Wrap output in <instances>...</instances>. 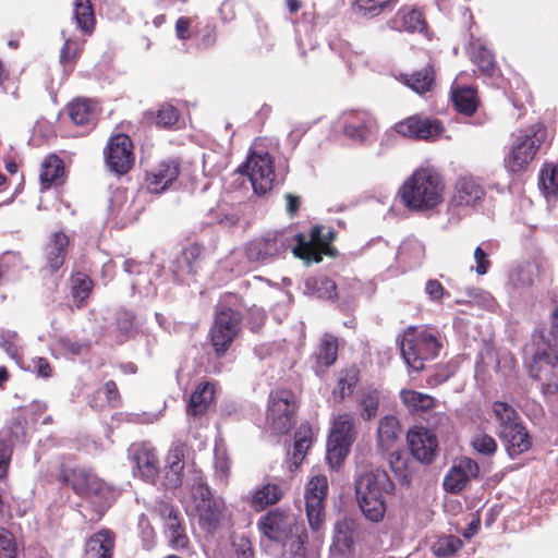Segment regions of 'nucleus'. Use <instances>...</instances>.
<instances>
[{
  "label": "nucleus",
  "instance_id": "f257e3e1",
  "mask_svg": "<svg viewBox=\"0 0 558 558\" xmlns=\"http://www.w3.org/2000/svg\"><path fill=\"white\" fill-rule=\"evenodd\" d=\"M336 231L322 225L314 226L308 236L292 228L269 231L252 240L246 247V256L251 262H266L283 256L289 248L295 257L307 263H319L323 256L335 257L338 251L332 246Z\"/></svg>",
  "mask_w": 558,
  "mask_h": 558
},
{
  "label": "nucleus",
  "instance_id": "f03ea898",
  "mask_svg": "<svg viewBox=\"0 0 558 558\" xmlns=\"http://www.w3.org/2000/svg\"><path fill=\"white\" fill-rule=\"evenodd\" d=\"M398 193L408 209L432 211L444 202L445 181L434 167H420L403 182Z\"/></svg>",
  "mask_w": 558,
  "mask_h": 558
},
{
  "label": "nucleus",
  "instance_id": "7ed1b4c3",
  "mask_svg": "<svg viewBox=\"0 0 558 558\" xmlns=\"http://www.w3.org/2000/svg\"><path fill=\"white\" fill-rule=\"evenodd\" d=\"M485 189L480 179L472 175L459 177L451 189L447 203L449 223H458L472 215L485 199Z\"/></svg>",
  "mask_w": 558,
  "mask_h": 558
},
{
  "label": "nucleus",
  "instance_id": "20e7f679",
  "mask_svg": "<svg viewBox=\"0 0 558 558\" xmlns=\"http://www.w3.org/2000/svg\"><path fill=\"white\" fill-rule=\"evenodd\" d=\"M397 341L405 364L415 372L422 371L425 362L435 359L440 350L438 339L427 329L409 327Z\"/></svg>",
  "mask_w": 558,
  "mask_h": 558
},
{
  "label": "nucleus",
  "instance_id": "39448f33",
  "mask_svg": "<svg viewBox=\"0 0 558 558\" xmlns=\"http://www.w3.org/2000/svg\"><path fill=\"white\" fill-rule=\"evenodd\" d=\"M547 130L543 125H535L519 131L513 136L512 144L505 157L506 168L513 172H522L533 161L537 150L546 142Z\"/></svg>",
  "mask_w": 558,
  "mask_h": 558
},
{
  "label": "nucleus",
  "instance_id": "423d86ee",
  "mask_svg": "<svg viewBox=\"0 0 558 558\" xmlns=\"http://www.w3.org/2000/svg\"><path fill=\"white\" fill-rule=\"evenodd\" d=\"M242 315L228 306L216 307L208 338L217 357L226 355L241 330Z\"/></svg>",
  "mask_w": 558,
  "mask_h": 558
},
{
  "label": "nucleus",
  "instance_id": "0eeeda50",
  "mask_svg": "<svg viewBox=\"0 0 558 558\" xmlns=\"http://www.w3.org/2000/svg\"><path fill=\"white\" fill-rule=\"evenodd\" d=\"M298 408L292 390L279 388L270 391L266 412L269 428L278 435L289 433L294 425Z\"/></svg>",
  "mask_w": 558,
  "mask_h": 558
},
{
  "label": "nucleus",
  "instance_id": "6e6552de",
  "mask_svg": "<svg viewBox=\"0 0 558 558\" xmlns=\"http://www.w3.org/2000/svg\"><path fill=\"white\" fill-rule=\"evenodd\" d=\"M239 172L248 177L257 195H265L272 190L276 174L274 157L266 150H252Z\"/></svg>",
  "mask_w": 558,
  "mask_h": 558
},
{
  "label": "nucleus",
  "instance_id": "1a4fd4ad",
  "mask_svg": "<svg viewBox=\"0 0 558 558\" xmlns=\"http://www.w3.org/2000/svg\"><path fill=\"white\" fill-rule=\"evenodd\" d=\"M328 493L329 483L324 474L311 476L305 485V513L310 527L314 532H319L325 525Z\"/></svg>",
  "mask_w": 558,
  "mask_h": 558
},
{
  "label": "nucleus",
  "instance_id": "9d476101",
  "mask_svg": "<svg viewBox=\"0 0 558 558\" xmlns=\"http://www.w3.org/2000/svg\"><path fill=\"white\" fill-rule=\"evenodd\" d=\"M353 418L350 414L338 415L327 441L326 459L332 470L340 468L354 441Z\"/></svg>",
  "mask_w": 558,
  "mask_h": 558
},
{
  "label": "nucleus",
  "instance_id": "9b49d317",
  "mask_svg": "<svg viewBox=\"0 0 558 558\" xmlns=\"http://www.w3.org/2000/svg\"><path fill=\"white\" fill-rule=\"evenodd\" d=\"M355 494L365 518L373 522L384 519V495L378 476L372 472L355 480Z\"/></svg>",
  "mask_w": 558,
  "mask_h": 558
},
{
  "label": "nucleus",
  "instance_id": "f8f14e48",
  "mask_svg": "<svg viewBox=\"0 0 558 558\" xmlns=\"http://www.w3.org/2000/svg\"><path fill=\"white\" fill-rule=\"evenodd\" d=\"M57 480L73 489L80 497L100 496L105 488V482L92 470L78 466H70L62 463L59 468Z\"/></svg>",
  "mask_w": 558,
  "mask_h": 558
},
{
  "label": "nucleus",
  "instance_id": "ddd939ff",
  "mask_svg": "<svg viewBox=\"0 0 558 558\" xmlns=\"http://www.w3.org/2000/svg\"><path fill=\"white\" fill-rule=\"evenodd\" d=\"M104 157L107 168L117 175L128 174L135 163L134 145L129 135H112L105 149Z\"/></svg>",
  "mask_w": 558,
  "mask_h": 558
},
{
  "label": "nucleus",
  "instance_id": "4468645a",
  "mask_svg": "<svg viewBox=\"0 0 558 558\" xmlns=\"http://www.w3.org/2000/svg\"><path fill=\"white\" fill-rule=\"evenodd\" d=\"M257 527L269 541L284 543L293 534L295 519L289 511L275 508L267 511L258 519Z\"/></svg>",
  "mask_w": 558,
  "mask_h": 558
},
{
  "label": "nucleus",
  "instance_id": "2eb2a0df",
  "mask_svg": "<svg viewBox=\"0 0 558 558\" xmlns=\"http://www.w3.org/2000/svg\"><path fill=\"white\" fill-rule=\"evenodd\" d=\"M71 122L81 129V134H87L98 123L101 108L99 104L90 98L77 97L65 106Z\"/></svg>",
  "mask_w": 558,
  "mask_h": 558
},
{
  "label": "nucleus",
  "instance_id": "dca6fc26",
  "mask_svg": "<svg viewBox=\"0 0 558 558\" xmlns=\"http://www.w3.org/2000/svg\"><path fill=\"white\" fill-rule=\"evenodd\" d=\"M407 439L413 457L422 463L434 461L438 449L436 434L424 426H415L408 432Z\"/></svg>",
  "mask_w": 558,
  "mask_h": 558
},
{
  "label": "nucleus",
  "instance_id": "f3484780",
  "mask_svg": "<svg viewBox=\"0 0 558 558\" xmlns=\"http://www.w3.org/2000/svg\"><path fill=\"white\" fill-rule=\"evenodd\" d=\"M180 172L181 163L178 159L161 160L151 170L146 171V187L150 193L160 194L177 181Z\"/></svg>",
  "mask_w": 558,
  "mask_h": 558
},
{
  "label": "nucleus",
  "instance_id": "a211bd4d",
  "mask_svg": "<svg viewBox=\"0 0 558 558\" xmlns=\"http://www.w3.org/2000/svg\"><path fill=\"white\" fill-rule=\"evenodd\" d=\"M397 133L416 140L433 141L437 138L442 128L439 121L423 119L420 117H410L395 125Z\"/></svg>",
  "mask_w": 558,
  "mask_h": 558
},
{
  "label": "nucleus",
  "instance_id": "6ab92c4d",
  "mask_svg": "<svg viewBox=\"0 0 558 558\" xmlns=\"http://www.w3.org/2000/svg\"><path fill=\"white\" fill-rule=\"evenodd\" d=\"M526 352L531 354L529 374L534 379H542L543 371L551 374L553 368L558 363V354L555 347L545 341L537 343L536 348H527Z\"/></svg>",
  "mask_w": 558,
  "mask_h": 558
},
{
  "label": "nucleus",
  "instance_id": "aec40b11",
  "mask_svg": "<svg viewBox=\"0 0 558 558\" xmlns=\"http://www.w3.org/2000/svg\"><path fill=\"white\" fill-rule=\"evenodd\" d=\"M376 129L374 120L364 111H351L343 116L342 132L353 142H365Z\"/></svg>",
  "mask_w": 558,
  "mask_h": 558
},
{
  "label": "nucleus",
  "instance_id": "412c9836",
  "mask_svg": "<svg viewBox=\"0 0 558 558\" xmlns=\"http://www.w3.org/2000/svg\"><path fill=\"white\" fill-rule=\"evenodd\" d=\"M391 29L408 33H424L427 24L423 13L415 7H401L388 22Z\"/></svg>",
  "mask_w": 558,
  "mask_h": 558
},
{
  "label": "nucleus",
  "instance_id": "4be33fe9",
  "mask_svg": "<svg viewBox=\"0 0 558 558\" xmlns=\"http://www.w3.org/2000/svg\"><path fill=\"white\" fill-rule=\"evenodd\" d=\"M186 450L187 445L182 440L173 441L168 450L166 457V478L173 488L182 485Z\"/></svg>",
  "mask_w": 558,
  "mask_h": 558
},
{
  "label": "nucleus",
  "instance_id": "5701e85b",
  "mask_svg": "<svg viewBox=\"0 0 558 558\" xmlns=\"http://www.w3.org/2000/svg\"><path fill=\"white\" fill-rule=\"evenodd\" d=\"M339 343L337 337L325 333L316 350L312 354L314 361L313 368L316 375H324L330 366L335 364L338 357Z\"/></svg>",
  "mask_w": 558,
  "mask_h": 558
},
{
  "label": "nucleus",
  "instance_id": "b1692460",
  "mask_svg": "<svg viewBox=\"0 0 558 558\" xmlns=\"http://www.w3.org/2000/svg\"><path fill=\"white\" fill-rule=\"evenodd\" d=\"M39 178L41 191L62 185L65 182L63 160L56 154L48 155L41 162Z\"/></svg>",
  "mask_w": 558,
  "mask_h": 558
},
{
  "label": "nucleus",
  "instance_id": "393cba45",
  "mask_svg": "<svg viewBox=\"0 0 558 558\" xmlns=\"http://www.w3.org/2000/svg\"><path fill=\"white\" fill-rule=\"evenodd\" d=\"M396 258L403 269L418 267L425 258V245L415 236H408L399 245Z\"/></svg>",
  "mask_w": 558,
  "mask_h": 558
},
{
  "label": "nucleus",
  "instance_id": "a878e982",
  "mask_svg": "<svg viewBox=\"0 0 558 558\" xmlns=\"http://www.w3.org/2000/svg\"><path fill=\"white\" fill-rule=\"evenodd\" d=\"M69 243V236L62 231L54 232L51 235L46 246V268L50 274L57 272L63 266Z\"/></svg>",
  "mask_w": 558,
  "mask_h": 558
},
{
  "label": "nucleus",
  "instance_id": "bb28decb",
  "mask_svg": "<svg viewBox=\"0 0 558 558\" xmlns=\"http://www.w3.org/2000/svg\"><path fill=\"white\" fill-rule=\"evenodd\" d=\"M356 529L357 524L352 518H343L337 521L333 531L331 550L339 555L351 554L354 548V534Z\"/></svg>",
  "mask_w": 558,
  "mask_h": 558
},
{
  "label": "nucleus",
  "instance_id": "cd10ccee",
  "mask_svg": "<svg viewBox=\"0 0 558 558\" xmlns=\"http://www.w3.org/2000/svg\"><path fill=\"white\" fill-rule=\"evenodd\" d=\"M499 438L506 446V450L510 458H515L527 451L532 446V440L526 428L518 424L505 432H498Z\"/></svg>",
  "mask_w": 558,
  "mask_h": 558
},
{
  "label": "nucleus",
  "instance_id": "c85d7f7f",
  "mask_svg": "<svg viewBox=\"0 0 558 558\" xmlns=\"http://www.w3.org/2000/svg\"><path fill=\"white\" fill-rule=\"evenodd\" d=\"M95 287L94 280L86 272L74 270L70 276V293L73 304L81 310L87 306Z\"/></svg>",
  "mask_w": 558,
  "mask_h": 558
},
{
  "label": "nucleus",
  "instance_id": "c756f323",
  "mask_svg": "<svg viewBox=\"0 0 558 558\" xmlns=\"http://www.w3.org/2000/svg\"><path fill=\"white\" fill-rule=\"evenodd\" d=\"M133 461L144 478L154 480L158 475L159 459L154 448L146 445L135 447Z\"/></svg>",
  "mask_w": 558,
  "mask_h": 558
},
{
  "label": "nucleus",
  "instance_id": "7c9ffc66",
  "mask_svg": "<svg viewBox=\"0 0 558 558\" xmlns=\"http://www.w3.org/2000/svg\"><path fill=\"white\" fill-rule=\"evenodd\" d=\"M113 548V534L109 530H101L88 538L85 554L88 558H112Z\"/></svg>",
  "mask_w": 558,
  "mask_h": 558
},
{
  "label": "nucleus",
  "instance_id": "2f4dec72",
  "mask_svg": "<svg viewBox=\"0 0 558 558\" xmlns=\"http://www.w3.org/2000/svg\"><path fill=\"white\" fill-rule=\"evenodd\" d=\"M283 497V489L280 485L275 483H267L257 487L250 500V507L256 512L265 510L268 506L278 504Z\"/></svg>",
  "mask_w": 558,
  "mask_h": 558
},
{
  "label": "nucleus",
  "instance_id": "473e14b6",
  "mask_svg": "<svg viewBox=\"0 0 558 558\" xmlns=\"http://www.w3.org/2000/svg\"><path fill=\"white\" fill-rule=\"evenodd\" d=\"M360 380V371L356 366L351 365L338 373L337 383L331 391V398L335 402L340 403L347 397H350Z\"/></svg>",
  "mask_w": 558,
  "mask_h": 558
},
{
  "label": "nucleus",
  "instance_id": "72a5a7b5",
  "mask_svg": "<svg viewBox=\"0 0 558 558\" xmlns=\"http://www.w3.org/2000/svg\"><path fill=\"white\" fill-rule=\"evenodd\" d=\"M400 399L403 405L412 414H420L433 410L438 403V401L430 395L412 389H402L400 391Z\"/></svg>",
  "mask_w": 558,
  "mask_h": 558
},
{
  "label": "nucleus",
  "instance_id": "f704fd0d",
  "mask_svg": "<svg viewBox=\"0 0 558 558\" xmlns=\"http://www.w3.org/2000/svg\"><path fill=\"white\" fill-rule=\"evenodd\" d=\"M215 397V387L210 383H199L194 392L191 395L187 413L193 416L203 415L206 413L208 405L213 402Z\"/></svg>",
  "mask_w": 558,
  "mask_h": 558
},
{
  "label": "nucleus",
  "instance_id": "c9c22d12",
  "mask_svg": "<svg viewBox=\"0 0 558 558\" xmlns=\"http://www.w3.org/2000/svg\"><path fill=\"white\" fill-rule=\"evenodd\" d=\"M539 275V264L536 260H529L517 268L509 275V284L514 290L526 289L531 287Z\"/></svg>",
  "mask_w": 558,
  "mask_h": 558
},
{
  "label": "nucleus",
  "instance_id": "e433bc0d",
  "mask_svg": "<svg viewBox=\"0 0 558 558\" xmlns=\"http://www.w3.org/2000/svg\"><path fill=\"white\" fill-rule=\"evenodd\" d=\"M73 16L77 27L87 35H90L96 26V17L90 0H74Z\"/></svg>",
  "mask_w": 558,
  "mask_h": 558
},
{
  "label": "nucleus",
  "instance_id": "4c0bfd02",
  "mask_svg": "<svg viewBox=\"0 0 558 558\" xmlns=\"http://www.w3.org/2000/svg\"><path fill=\"white\" fill-rule=\"evenodd\" d=\"M400 80L412 90L422 95L433 88L435 82V72L434 69L428 65L413 73L411 76L401 74Z\"/></svg>",
  "mask_w": 558,
  "mask_h": 558
},
{
  "label": "nucleus",
  "instance_id": "58836bf2",
  "mask_svg": "<svg viewBox=\"0 0 558 558\" xmlns=\"http://www.w3.org/2000/svg\"><path fill=\"white\" fill-rule=\"evenodd\" d=\"M199 521L208 527H217L222 519L226 509L225 501L221 498L208 500L204 504H196Z\"/></svg>",
  "mask_w": 558,
  "mask_h": 558
},
{
  "label": "nucleus",
  "instance_id": "ea45409f",
  "mask_svg": "<svg viewBox=\"0 0 558 558\" xmlns=\"http://www.w3.org/2000/svg\"><path fill=\"white\" fill-rule=\"evenodd\" d=\"M166 524L169 532L170 546L174 549L187 547L189 537L185 534L178 510L173 508L169 509Z\"/></svg>",
  "mask_w": 558,
  "mask_h": 558
},
{
  "label": "nucleus",
  "instance_id": "a19ab883",
  "mask_svg": "<svg viewBox=\"0 0 558 558\" xmlns=\"http://www.w3.org/2000/svg\"><path fill=\"white\" fill-rule=\"evenodd\" d=\"M313 444V428L308 422L301 423L294 434L292 458L294 464H300Z\"/></svg>",
  "mask_w": 558,
  "mask_h": 558
},
{
  "label": "nucleus",
  "instance_id": "79ce46f5",
  "mask_svg": "<svg viewBox=\"0 0 558 558\" xmlns=\"http://www.w3.org/2000/svg\"><path fill=\"white\" fill-rule=\"evenodd\" d=\"M389 466L395 478L401 485H408L411 481L410 457L405 450H396L389 454Z\"/></svg>",
  "mask_w": 558,
  "mask_h": 558
},
{
  "label": "nucleus",
  "instance_id": "37998d69",
  "mask_svg": "<svg viewBox=\"0 0 558 558\" xmlns=\"http://www.w3.org/2000/svg\"><path fill=\"white\" fill-rule=\"evenodd\" d=\"M492 410L497 421V433L505 432L518 424H521L518 412L510 404L502 401H495Z\"/></svg>",
  "mask_w": 558,
  "mask_h": 558
},
{
  "label": "nucleus",
  "instance_id": "c03bdc74",
  "mask_svg": "<svg viewBox=\"0 0 558 558\" xmlns=\"http://www.w3.org/2000/svg\"><path fill=\"white\" fill-rule=\"evenodd\" d=\"M452 100L456 109L465 116L473 114L478 105L476 92L472 87L453 89Z\"/></svg>",
  "mask_w": 558,
  "mask_h": 558
},
{
  "label": "nucleus",
  "instance_id": "a18cd8bd",
  "mask_svg": "<svg viewBox=\"0 0 558 558\" xmlns=\"http://www.w3.org/2000/svg\"><path fill=\"white\" fill-rule=\"evenodd\" d=\"M84 43L76 39H66L60 50V63L64 71L72 72L83 52Z\"/></svg>",
  "mask_w": 558,
  "mask_h": 558
},
{
  "label": "nucleus",
  "instance_id": "49530a36",
  "mask_svg": "<svg viewBox=\"0 0 558 558\" xmlns=\"http://www.w3.org/2000/svg\"><path fill=\"white\" fill-rule=\"evenodd\" d=\"M472 61L478 66L480 71L489 74L495 65L494 54L488 50L480 39L471 43Z\"/></svg>",
  "mask_w": 558,
  "mask_h": 558
},
{
  "label": "nucleus",
  "instance_id": "de8ad7c7",
  "mask_svg": "<svg viewBox=\"0 0 558 558\" xmlns=\"http://www.w3.org/2000/svg\"><path fill=\"white\" fill-rule=\"evenodd\" d=\"M539 186L546 197L558 193V165H547L541 171Z\"/></svg>",
  "mask_w": 558,
  "mask_h": 558
},
{
  "label": "nucleus",
  "instance_id": "09e8293b",
  "mask_svg": "<svg viewBox=\"0 0 558 558\" xmlns=\"http://www.w3.org/2000/svg\"><path fill=\"white\" fill-rule=\"evenodd\" d=\"M471 446L474 451L486 457L493 456L498 448L495 438L484 432H477L472 436Z\"/></svg>",
  "mask_w": 558,
  "mask_h": 558
},
{
  "label": "nucleus",
  "instance_id": "8fccbe9b",
  "mask_svg": "<svg viewBox=\"0 0 558 558\" xmlns=\"http://www.w3.org/2000/svg\"><path fill=\"white\" fill-rule=\"evenodd\" d=\"M180 118V111L177 107L170 104L160 105L156 112V124L161 128L173 126Z\"/></svg>",
  "mask_w": 558,
  "mask_h": 558
},
{
  "label": "nucleus",
  "instance_id": "3c124183",
  "mask_svg": "<svg viewBox=\"0 0 558 558\" xmlns=\"http://www.w3.org/2000/svg\"><path fill=\"white\" fill-rule=\"evenodd\" d=\"M469 481L466 475L453 465L445 476L444 487L447 492L459 493L466 486Z\"/></svg>",
  "mask_w": 558,
  "mask_h": 558
},
{
  "label": "nucleus",
  "instance_id": "603ef678",
  "mask_svg": "<svg viewBox=\"0 0 558 558\" xmlns=\"http://www.w3.org/2000/svg\"><path fill=\"white\" fill-rule=\"evenodd\" d=\"M354 10L366 17L379 15L384 10V0H355Z\"/></svg>",
  "mask_w": 558,
  "mask_h": 558
},
{
  "label": "nucleus",
  "instance_id": "864d4df0",
  "mask_svg": "<svg viewBox=\"0 0 558 558\" xmlns=\"http://www.w3.org/2000/svg\"><path fill=\"white\" fill-rule=\"evenodd\" d=\"M378 405H379V393L377 391L366 392L361 400L362 417L364 420L373 418L377 413Z\"/></svg>",
  "mask_w": 558,
  "mask_h": 558
},
{
  "label": "nucleus",
  "instance_id": "5fc2aeb1",
  "mask_svg": "<svg viewBox=\"0 0 558 558\" xmlns=\"http://www.w3.org/2000/svg\"><path fill=\"white\" fill-rule=\"evenodd\" d=\"M461 547V541L454 536L439 539L434 545V553L437 556H450Z\"/></svg>",
  "mask_w": 558,
  "mask_h": 558
},
{
  "label": "nucleus",
  "instance_id": "6e6d98bb",
  "mask_svg": "<svg viewBox=\"0 0 558 558\" xmlns=\"http://www.w3.org/2000/svg\"><path fill=\"white\" fill-rule=\"evenodd\" d=\"M192 493L196 500V504H204L208 500L216 499L211 493L210 487L205 483L203 476L198 475L195 477L194 484L192 486Z\"/></svg>",
  "mask_w": 558,
  "mask_h": 558
},
{
  "label": "nucleus",
  "instance_id": "4d7b16f0",
  "mask_svg": "<svg viewBox=\"0 0 558 558\" xmlns=\"http://www.w3.org/2000/svg\"><path fill=\"white\" fill-rule=\"evenodd\" d=\"M0 92L4 95H10L14 99L19 96V86L14 78L5 70L2 61L0 60Z\"/></svg>",
  "mask_w": 558,
  "mask_h": 558
},
{
  "label": "nucleus",
  "instance_id": "13d9d810",
  "mask_svg": "<svg viewBox=\"0 0 558 558\" xmlns=\"http://www.w3.org/2000/svg\"><path fill=\"white\" fill-rule=\"evenodd\" d=\"M58 345L65 352L80 355L83 352H87L90 349L89 343L81 342L69 337H61L58 339Z\"/></svg>",
  "mask_w": 558,
  "mask_h": 558
},
{
  "label": "nucleus",
  "instance_id": "bf43d9fd",
  "mask_svg": "<svg viewBox=\"0 0 558 558\" xmlns=\"http://www.w3.org/2000/svg\"><path fill=\"white\" fill-rule=\"evenodd\" d=\"M307 539V533L303 529L301 533L296 534V538L290 544L288 558H305Z\"/></svg>",
  "mask_w": 558,
  "mask_h": 558
},
{
  "label": "nucleus",
  "instance_id": "052dcab7",
  "mask_svg": "<svg viewBox=\"0 0 558 558\" xmlns=\"http://www.w3.org/2000/svg\"><path fill=\"white\" fill-rule=\"evenodd\" d=\"M470 296L472 298V300L475 304H477L478 306H481L487 311L493 312L497 307L496 300L487 291L474 289L470 292Z\"/></svg>",
  "mask_w": 558,
  "mask_h": 558
},
{
  "label": "nucleus",
  "instance_id": "680f3d73",
  "mask_svg": "<svg viewBox=\"0 0 558 558\" xmlns=\"http://www.w3.org/2000/svg\"><path fill=\"white\" fill-rule=\"evenodd\" d=\"M314 288L320 298L332 299L337 295L336 282L327 277L315 279Z\"/></svg>",
  "mask_w": 558,
  "mask_h": 558
},
{
  "label": "nucleus",
  "instance_id": "e2e57ef3",
  "mask_svg": "<svg viewBox=\"0 0 558 558\" xmlns=\"http://www.w3.org/2000/svg\"><path fill=\"white\" fill-rule=\"evenodd\" d=\"M0 554L5 558H13L15 555V542L11 532L0 527Z\"/></svg>",
  "mask_w": 558,
  "mask_h": 558
},
{
  "label": "nucleus",
  "instance_id": "0e129e2a",
  "mask_svg": "<svg viewBox=\"0 0 558 558\" xmlns=\"http://www.w3.org/2000/svg\"><path fill=\"white\" fill-rule=\"evenodd\" d=\"M204 254V246L198 243H193L190 246L185 247L182 252V256L186 262L190 271L195 272L194 265Z\"/></svg>",
  "mask_w": 558,
  "mask_h": 558
},
{
  "label": "nucleus",
  "instance_id": "69168bd1",
  "mask_svg": "<svg viewBox=\"0 0 558 558\" xmlns=\"http://www.w3.org/2000/svg\"><path fill=\"white\" fill-rule=\"evenodd\" d=\"M474 259L476 263V266L474 267L475 272L480 276L487 274L490 267V260L488 258V253L485 252L481 245L474 251Z\"/></svg>",
  "mask_w": 558,
  "mask_h": 558
},
{
  "label": "nucleus",
  "instance_id": "338daca9",
  "mask_svg": "<svg viewBox=\"0 0 558 558\" xmlns=\"http://www.w3.org/2000/svg\"><path fill=\"white\" fill-rule=\"evenodd\" d=\"M233 546L240 558H254V549L248 537L244 535L235 537Z\"/></svg>",
  "mask_w": 558,
  "mask_h": 558
},
{
  "label": "nucleus",
  "instance_id": "774afa93",
  "mask_svg": "<svg viewBox=\"0 0 558 558\" xmlns=\"http://www.w3.org/2000/svg\"><path fill=\"white\" fill-rule=\"evenodd\" d=\"M102 391L107 402L116 408L121 403V395L114 380H108L104 384Z\"/></svg>",
  "mask_w": 558,
  "mask_h": 558
}]
</instances>
